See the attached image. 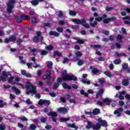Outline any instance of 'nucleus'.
<instances>
[{
    "mask_svg": "<svg viewBox=\"0 0 130 130\" xmlns=\"http://www.w3.org/2000/svg\"><path fill=\"white\" fill-rule=\"evenodd\" d=\"M26 85H25V88L28 90L26 92L27 95H29V94H32V95H36V97H37V99H40L41 98V94L40 93H37V89H36V86L34 85L31 84L28 81L26 82Z\"/></svg>",
    "mask_w": 130,
    "mask_h": 130,
    "instance_id": "1",
    "label": "nucleus"
},
{
    "mask_svg": "<svg viewBox=\"0 0 130 130\" xmlns=\"http://www.w3.org/2000/svg\"><path fill=\"white\" fill-rule=\"evenodd\" d=\"M62 75L63 76L62 79L60 77H58L57 79V83H62V81H68V82L74 81V82H76L78 81V77L77 76L73 75H69L67 73L63 72Z\"/></svg>",
    "mask_w": 130,
    "mask_h": 130,
    "instance_id": "2",
    "label": "nucleus"
},
{
    "mask_svg": "<svg viewBox=\"0 0 130 130\" xmlns=\"http://www.w3.org/2000/svg\"><path fill=\"white\" fill-rule=\"evenodd\" d=\"M86 128L87 129H90V128H92V129L99 130L101 128V124L98 123L96 125H94L93 122L91 121L87 122V125L86 126Z\"/></svg>",
    "mask_w": 130,
    "mask_h": 130,
    "instance_id": "3",
    "label": "nucleus"
},
{
    "mask_svg": "<svg viewBox=\"0 0 130 130\" xmlns=\"http://www.w3.org/2000/svg\"><path fill=\"white\" fill-rule=\"evenodd\" d=\"M3 76H0V82L2 81L3 82H7V78L9 77V76H11V74L10 73H7L6 71H3L2 72Z\"/></svg>",
    "mask_w": 130,
    "mask_h": 130,
    "instance_id": "4",
    "label": "nucleus"
},
{
    "mask_svg": "<svg viewBox=\"0 0 130 130\" xmlns=\"http://www.w3.org/2000/svg\"><path fill=\"white\" fill-rule=\"evenodd\" d=\"M47 114L48 116H52V121L56 122V119H55V117H57V113L56 112L50 111Z\"/></svg>",
    "mask_w": 130,
    "mask_h": 130,
    "instance_id": "5",
    "label": "nucleus"
},
{
    "mask_svg": "<svg viewBox=\"0 0 130 130\" xmlns=\"http://www.w3.org/2000/svg\"><path fill=\"white\" fill-rule=\"evenodd\" d=\"M38 104L39 105H45L46 106H49V105H50V101L41 99L38 102Z\"/></svg>",
    "mask_w": 130,
    "mask_h": 130,
    "instance_id": "6",
    "label": "nucleus"
},
{
    "mask_svg": "<svg viewBox=\"0 0 130 130\" xmlns=\"http://www.w3.org/2000/svg\"><path fill=\"white\" fill-rule=\"evenodd\" d=\"M103 18H107V15L104 14L102 17H99L98 18H95V21H93V24L94 25H98V22H101L102 20H103Z\"/></svg>",
    "mask_w": 130,
    "mask_h": 130,
    "instance_id": "7",
    "label": "nucleus"
},
{
    "mask_svg": "<svg viewBox=\"0 0 130 130\" xmlns=\"http://www.w3.org/2000/svg\"><path fill=\"white\" fill-rule=\"evenodd\" d=\"M73 22L74 23H75L76 24H84V23H86V20L85 19H72Z\"/></svg>",
    "mask_w": 130,
    "mask_h": 130,
    "instance_id": "8",
    "label": "nucleus"
},
{
    "mask_svg": "<svg viewBox=\"0 0 130 130\" xmlns=\"http://www.w3.org/2000/svg\"><path fill=\"white\" fill-rule=\"evenodd\" d=\"M7 11L8 13H9V14H12L13 13V11H12V10H14L15 9V6L14 5L12 4H7Z\"/></svg>",
    "mask_w": 130,
    "mask_h": 130,
    "instance_id": "9",
    "label": "nucleus"
},
{
    "mask_svg": "<svg viewBox=\"0 0 130 130\" xmlns=\"http://www.w3.org/2000/svg\"><path fill=\"white\" fill-rule=\"evenodd\" d=\"M122 85L124 87H127L129 85V77H127L126 79H123Z\"/></svg>",
    "mask_w": 130,
    "mask_h": 130,
    "instance_id": "10",
    "label": "nucleus"
},
{
    "mask_svg": "<svg viewBox=\"0 0 130 130\" xmlns=\"http://www.w3.org/2000/svg\"><path fill=\"white\" fill-rule=\"evenodd\" d=\"M58 112L62 114H66L68 113V109L64 107H60L58 109Z\"/></svg>",
    "mask_w": 130,
    "mask_h": 130,
    "instance_id": "11",
    "label": "nucleus"
},
{
    "mask_svg": "<svg viewBox=\"0 0 130 130\" xmlns=\"http://www.w3.org/2000/svg\"><path fill=\"white\" fill-rule=\"evenodd\" d=\"M120 112H123V109L122 108L115 110L114 114H117V116L120 117V116H121V113Z\"/></svg>",
    "mask_w": 130,
    "mask_h": 130,
    "instance_id": "12",
    "label": "nucleus"
},
{
    "mask_svg": "<svg viewBox=\"0 0 130 130\" xmlns=\"http://www.w3.org/2000/svg\"><path fill=\"white\" fill-rule=\"evenodd\" d=\"M49 34V35H50V36H53L55 37H58V36H59L60 35V34L59 32H57V31L52 30L50 31Z\"/></svg>",
    "mask_w": 130,
    "mask_h": 130,
    "instance_id": "13",
    "label": "nucleus"
},
{
    "mask_svg": "<svg viewBox=\"0 0 130 130\" xmlns=\"http://www.w3.org/2000/svg\"><path fill=\"white\" fill-rule=\"evenodd\" d=\"M98 121H99V122L101 123V125H102V126H105L107 125V121H106V120H102L101 119H99Z\"/></svg>",
    "mask_w": 130,
    "mask_h": 130,
    "instance_id": "14",
    "label": "nucleus"
},
{
    "mask_svg": "<svg viewBox=\"0 0 130 130\" xmlns=\"http://www.w3.org/2000/svg\"><path fill=\"white\" fill-rule=\"evenodd\" d=\"M112 102V101H111V100H110V99H108L107 98L104 99L103 101V102L104 103H106V104H107L108 106L110 105V103H111Z\"/></svg>",
    "mask_w": 130,
    "mask_h": 130,
    "instance_id": "15",
    "label": "nucleus"
},
{
    "mask_svg": "<svg viewBox=\"0 0 130 130\" xmlns=\"http://www.w3.org/2000/svg\"><path fill=\"white\" fill-rule=\"evenodd\" d=\"M62 86L63 88V89H67V90H72V87H71L70 86H69V85H68L67 83L63 82L62 84Z\"/></svg>",
    "mask_w": 130,
    "mask_h": 130,
    "instance_id": "16",
    "label": "nucleus"
},
{
    "mask_svg": "<svg viewBox=\"0 0 130 130\" xmlns=\"http://www.w3.org/2000/svg\"><path fill=\"white\" fill-rule=\"evenodd\" d=\"M20 16L22 21L25 20L29 21L30 20V17L27 15H21Z\"/></svg>",
    "mask_w": 130,
    "mask_h": 130,
    "instance_id": "17",
    "label": "nucleus"
},
{
    "mask_svg": "<svg viewBox=\"0 0 130 130\" xmlns=\"http://www.w3.org/2000/svg\"><path fill=\"white\" fill-rule=\"evenodd\" d=\"M100 113V109L95 108L92 111V114L93 115H98Z\"/></svg>",
    "mask_w": 130,
    "mask_h": 130,
    "instance_id": "18",
    "label": "nucleus"
},
{
    "mask_svg": "<svg viewBox=\"0 0 130 130\" xmlns=\"http://www.w3.org/2000/svg\"><path fill=\"white\" fill-rule=\"evenodd\" d=\"M53 55L54 56H58L59 57H60L62 56V54L58 51H55L53 52Z\"/></svg>",
    "mask_w": 130,
    "mask_h": 130,
    "instance_id": "19",
    "label": "nucleus"
},
{
    "mask_svg": "<svg viewBox=\"0 0 130 130\" xmlns=\"http://www.w3.org/2000/svg\"><path fill=\"white\" fill-rule=\"evenodd\" d=\"M9 39L10 40V42H15L16 40H17V37H16V36L11 35L9 37Z\"/></svg>",
    "mask_w": 130,
    "mask_h": 130,
    "instance_id": "20",
    "label": "nucleus"
},
{
    "mask_svg": "<svg viewBox=\"0 0 130 130\" xmlns=\"http://www.w3.org/2000/svg\"><path fill=\"white\" fill-rule=\"evenodd\" d=\"M115 54L116 56H117V57H120V56H126V54L124 53H119L118 52H115Z\"/></svg>",
    "mask_w": 130,
    "mask_h": 130,
    "instance_id": "21",
    "label": "nucleus"
},
{
    "mask_svg": "<svg viewBox=\"0 0 130 130\" xmlns=\"http://www.w3.org/2000/svg\"><path fill=\"white\" fill-rule=\"evenodd\" d=\"M15 19L17 23H22V22H23V20H22V17H21V15L20 16H15Z\"/></svg>",
    "mask_w": 130,
    "mask_h": 130,
    "instance_id": "22",
    "label": "nucleus"
},
{
    "mask_svg": "<svg viewBox=\"0 0 130 130\" xmlns=\"http://www.w3.org/2000/svg\"><path fill=\"white\" fill-rule=\"evenodd\" d=\"M68 127H71V128H75V129H79V126L75 125V124H69L67 125Z\"/></svg>",
    "mask_w": 130,
    "mask_h": 130,
    "instance_id": "23",
    "label": "nucleus"
},
{
    "mask_svg": "<svg viewBox=\"0 0 130 130\" xmlns=\"http://www.w3.org/2000/svg\"><path fill=\"white\" fill-rule=\"evenodd\" d=\"M7 103H4V101L0 100V108H4V107H5V106H7Z\"/></svg>",
    "mask_w": 130,
    "mask_h": 130,
    "instance_id": "24",
    "label": "nucleus"
},
{
    "mask_svg": "<svg viewBox=\"0 0 130 130\" xmlns=\"http://www.w3.org/2000/svg\"><path fill=\"white\" fill-rule=\"evenodd\" d=\"M114 64H120L121 63V59L120 58L116 59L113 61Z\"/></svg>",
    "mask_w": 130,
    "mask_h": 130,
    "instance_id": "25",
    "label": "nucleus"
},
{
    "mask_svg": "<svg viewBox=\"0 0 130 130\" xmlns=\"http://www.w3.org/2000/svg\"><path fill=\"white\" fill-rule=\"evenodd\" d=\"M30 3L32 6H37L39 4V0H32L30 2Z\"/></svg>",
    "mask_w": 130,
    "mask_h": 130,
    "instance_id": "26",
    "label": "nucleus"
},
{
    "mask_svg": "<svg viewBox=\"0 0 130 130\" xmlns=\"http://www.w3.org/2000/svg\"><path fill=\"white\" fill-rule=\"evenodd\" d=\"M74 39L75 40H77V43H78L79 44H84L85 42L84 40H81V39H78V38H74Z\"/></svg>",
    "mask_w": 130,
    "mask_h": 130,
    "instance_id": "27",
    "label": "nucleus"
},
{
    "mask_svg": "<svg viewBox=\"0 0 130 130\" xmlns=\"http://www.w3.org/2000/svg\"><path fill=\"white\" fill-rule=\"evenodd\" d=\"M75 54L76 57H80L81 56H83V53H81V52L78 51L75 52Z\"/></svg>",
    "mask_w": 130,
    "mask_h": 130,
    "instance_id": "28",
    "label": "nucleus"
},
{
    "mask_svg": "<svg viewBox=\"0 0 130 130\" xmlns=\"http://www.w3.org/2000/svg\"><path fill=\"white\" fill-rule=\"evenodd\" d=\"M12 88L16 91V94L21 93V91L20 90V89L16 88V86H12Z\"/></svg>",
    "mask_w": 130,
    "mask_h": 130,
    "instance_id": "29",
    "label": "nucleus"
},
{
    "mask_svg": "<svg viewBox=\"0 0 130 130\" xmlns=\"http://www.w3.org/2000/svg\"><path fill=\"white\" fill-rule=\"evenodd\" d=\"M81 82L83 83V84H86V85H90V84H91L90 80L86 81V79L81 80Z\"/></svg>",
    "mask_w": 130,
    "mask_h": 130,
    "instance_id": "30",
    "label": "nucleus"
},
{
    "mask_svg": "<svg viewBox=\"0 0 130 130\" xmlns=\"http://www.w3.org/2000/svg\"><path fill=\"white\" fill-rule=\"evenodd\" d=\"M60 120L61 122H66V121L70 120V118H61Z\"/></svg>",
    "mask_w": 130,
    "mask_h": 130,
    "instance_id": "31",
    "label": "nucleus"
},
{
    "mask_svg": "<svg viewBox=\"0 0 130 130\" xmlns=\"http://www.w3.org/2000/svg\"><path fill=\"white\" fill-rule=\"evenodd\" d=\"M45 49L47 50H49L50 51L52 50V49H53V46H52V45L46 46L45 47Z\"/></svg>",
    "mask_w": 130,
    "mask_h": 130,
    "instance_id": "32",
    "label": "nucleus"
},
{
    "mask_svg": "<svg viewBox=\"0 0 130 130\" xmlns=\"http://www.w3.org/2000/svg\"><path fill=\"white\" fill-rule=\"evenodd\" d=\"M59 87V84H58L57 82H55L53 86V89H54V90H56V89H57V88Z\"/></svg>",
    "mask_w": 130,
    "mask_h": 130,
    "instance_id": "33",
    "label": "nucleus"
},
{
    "mask_svg": "<svg viewBox=\"0 0 130 130\" xmlns=\"http://www.w3.org/2000/svg\"><path fill=\"white\" fill-rule=\"evenodd\" d=\"M92 73H93V75H96V74L99 73V70L97 68H93L92 70Z\"/></svg>",
    "mask_w": 130,
    "mask_h": 130,
    "instance_id": "34",
    "label": "nucleus"
},
{
    "mask_svg": "<svg viewBox=\"0 0 130 130\" xmlns=\"http://www.w3.org/2000/svg\"><path fill=\"white\" fill-rule=\"evenodd\" d=\"M103 23H104V24H108V23L110 22L109 21V18H103Z\"/></svg>",
    "mask_w": 130,
    "mask_h": 130,
    "instance_id": "35",
    "label": "nucleus"
},
{
    "mask_svg": "<svg viewBox=\"0 0 130 130\" xmlns=\"http://www.w3.org/2000/svg\"><path fill=\"white\" fill-rule=\"evenodd\" d=\"M32 40L35 41V42H39L40 39H39V37L38 36H35L34 37Z\"/></svg>",
    "mask_w": 130,
    "mask_h": 130,
    "instance_id": "36",
    "label": "nucleus"
},
{
    "mask_svg": "<svg viewBox=\"0 0 130 130\" xmlns=\"http://www.w3.org/2000/svg\"><path fill=\"white\" fill-rule=\"evenodd\" d=\"M36 125H35L34 124H31L29 126V129L30 130H35L36 129Z\"/></svg>",
    "mask_w": 130,
    "mask_h": 130,
    "instance_id": "37",
    "label": "nucleus"
},
{
    "mask_svg": "<svg viewBox=\"0 0 130 130\" xmlns=\"http://www.w3.org/2000/svg\"><path fill=\"white\" fill-rule=\"evenodd\" d=\"M69 15L70 16H76L77 15V12L70 10L69 11Z\"/></svg>",
    "mask_w": 130,
    "mask_h": 130,
    "instance_id": "38",
    "label": "nucleus"
},
{
    "mask_svg": "<svg viewBox=\"0 0 130 130\" xmlns=\"http://www.w3.org/2000/svg\"><path fill=\"white\" fill-rule=\"evenodd\" d=\"M56 30L57 32H59V33H62V32H63V28L61 27H57Z\"/></svg>",
    "mask_w": 130,
    "mask_h": 130,
    "instance_id": "39",
    "label": "nucleus"
},
{
    "mask_svg": "<svg viewBox=\"0 0 130 130\" xmlns=\"http://www.w3.org/2000/svg\"><path fill=\"white\" fill-rule=\"evenodd\" d=\"M109 20L110 22H115L117 20V18L115 17V16H113L111 18H109Z\"/></svg>",
    "mask_w": 130,
    "mask_h": 130,
    "instance_id": "40",
    "label": "nucleus"
},
{
    "mask_svg": "<svg viewBox=\"0 0 130 130\" xmlns=\"http://www.w3.org/2000/svg\"><path fill=\"white\" fill-rule=\"evenodd\" d=\"M91 47H92V48H94V49H100L101 48V45H93V46H91Z\"/></svg>",
    "mask_w": 130,
    "mask_h": 130,
    "instance_id": "41",
    "label": "nucleus"
},
{
    "mask_svg": "<svg viewBox=\"0 0 130 130\" xmlns=\"http://www.w3.org/2000/svg\"><path fill=\"white\" fill-rule=\"evenodd\" d=\"M104 93V90L103 89H100L99 91L98 92V93L100 96H102V94Z\"/></svg>",
    "mask_w": 130,
    "mask_h": 130,
    "instance_id": "42",
    "label": "nucleus"
},
{
    "mask_svg": "<svg viewBox=\"0 0 130 130\" xmlns=\"http://www.w3.org/2000/svg\"><path fill=\"white\" fill-rule=\"evenodd\" d=\"M52 66H53V63H52L51 61H49L47 65V67L49 69H51V68H52Z\"/></svg>",
    "mask_w": 130,
    "mask_h": 130,
    "instance_id": "43",
    "label": "nucleus"
},
{
    "mask_svg": "<svg viewBox=\"0 0 130 130\" xmlns=\"http://www.w3.org/2000/svg\"><path fill=\"white\" fill-rule=\"evenodd\" d=\"M58 18H62L63 17V13H62V11H59L58 14Z\"/></svg>",
    "mask_w": 130,
    "mask_h": 130,
    "instance_id": "44",
    "label": "nucleus"
},
{
    "mask_svg": "<svg viewBox=\"0 0 130 130\" xmlns=\"http://www.w3.org/2000/svg\"><path fill=\"white\" fill-rule=\"evenodd\" d=\"M44 26L45 27H48L49 28H50L52 26V24L51 23H45L44 24Z\"/></svg>",
    "mask_w": 130,
    "mask_h": 130,
    "instance_id": "45",
    "label": "nucleus"
},
{
    "mask_svg": "<svg viewBox=\"0 0 130 130\" xmlns=\"http://www.w3.org/2000/svg\"><path fill=\"white\" fill-rule=\"evenodd\" d=\"M60 101L62 103H67V100L63 97H60L59 98Z\"/></svg>",
    "mask_w": 130,
    "mask_h": 130,
    "instance_id": "46",
    "label": "nucleus"
},
{
    "mask_svg": "<svg viewBox=\"0 0 130 130\" xmlns=\"http://www.w3.org/2000/svg\"><path fill=\"white\" fill-rule=\"evenodd\" d=\"M31 21L32 24H35V23L37 22V19L36 18V17H32L31 18Z\"/></svg>",
    "mask_w": 130,
    "mask_h": 130,
    "instance_id": "47",
    "label": "nucleus"
},
{
    "mask_svg": "<svg viewBox=\"0 0 130 130\" xmlns=\"http://www.w3.org/2000/svg\"><path fill=\"white\" fill-rule=\"evenodd\" d=\"M40 120L42 123H45L47 121V118L43 117V118L40 119Z\"/></svg>",
    "mask_w": 130,
    "mask_h": 130,
    "instance_id": "48",
    "label": "nucleus"
},
{
    "mask_svg": "<svg viewBox=\"0 0 130 130\" xmlns=\"http://www.w3.org/2000/svg\"><path fill=\"white\" fill-rule=\"evenodd\" d=\"M122 68L123 70H125L126 69H127V68H128V64L127 63H125L123 64L122 66Z\"/></svg>",
    "mask_w": 130,
    "mask_h": 130,
    "instance_id": "49",
    "label": "nucleus"
},
{
    "mask_svg": "<svg viewBox=\"0 0 130 130\" xmlns=\"http://www.w3.org/2000/svg\"><path fill=\"white\" fill-rule=\"evenodd\" d=\"M77 63L79 67H81V66H83V64H84V61L83 60H79Z\"/></svg>",
    "mask_w": 130,
    "mask_h": 130,
    "instance_id": "50",
    "label": "nucleus"
},
{
    "mask_svg": "<svg viewBox=\"0 0 130 130\" xmlns=\"http://www.w3.org/2000/svg\"><path fill=\"white\" fill-rule=\"evenodd\" d=\"M104 74L109 78H111V73H110V72H107L106 71L104 73Z\"/></svg>",
    "mask_w": 130,
    "mask_h": 130,
    "instance_id": "51",
    "label": "nucleus"
},
{
    "mask_svg": "<svg viewBox=\"0 0 130 130\" xmlns=\"http://www.w3.org/2000/svg\"><path fill=\"white\" fill-rule=\"evenodd\" d=\"M83 27H84V28H90V25H89V23H82Z\"/></svg>",
    "mask_w": 130,
    "mask_h": 130,
    "instance_id": "52",
    "label": "nucleus"
},
{
    "mask_svg": "<svg viewBox=\"0 0 130 130\" xmlns=\"http://www.w3.org/2000/svg\"><path fill=\"white\" fill-rule=\"evenodd\" d=\"M123 39V37H122V36L120 35H118L117 37V40H119V41H121Z\"/></svg>",
    "mask_w": 130,
    "mask_h": 130,
    "instance_id": "53",
    "label": "nucleus"
},
{
    "mask_svg": "<svg viewBox=\"0 0 130 130\" xmlns=\"http://www.w3.org/2000/svg\"><path fill=\"white\" fill-rule=\"evenodd\" d=\"M71 28L73 30H76V29H79L80 28V26H79V25H72Z\"/></svg>",
    "mask_w": 130,
    "mask_h": 130,
    "instance_id": "54",
    "label": "nucleus"
},
{
    "mask_svg": "<svg viewBox=\"0 0 130 130\" xmlns=\"http://www.w3.org/2000/svg\"><path fill=\"white\" fill-rule=\"evenodd\" d=\"M16 1L17 0H9L8 4L9 5H14V4L16 3Z\"/></svg>",
    "mask_w": 130,
    "mask_h": 130,
    "instance_id": "55",
    "label": "nucleus"
},
{
    "mask_svg": "<svg viewBox=\"0 0 130 130\" xmlns=\"http://www.w3.org/2000/svg\"><path fill=\"white\" fill-rule=\"evenodd\" d=\"M14 79H15V77H10V78L8 80V83L12 84L14 81Z\"/></svg>",
    "mask_w": 130,
    "mask_h": 130,
    "instance_id": "56",
    "label": "nucleus"
},
{
    "mask_svg": "<svg viewBox=\"0 0 130 130\" xmlns=\"http://www.w3.org/2000/svg\"><path fill=\"white\" fill-rule=\"evenodd\" d=\"M25 102L27 105H31L32 104V102H31L29 99H27Z\"/></svg>",
    "mask_w": 130,
    "mask_h": 130,
    "instance_id": "57",
    "label": "nucleus"
},
{
    "mask_svg": "<svg viewBox=\"0 0 130 130\" xmlns=\"http://www.w3.org/2000/svg\"><path fill=\"white\" fill-rule=\"evenodd\" d=\"M47 53H48V52L43 50H42L41 52V54H42V55H46Z\"/></svg>",
    "mask_w": 130,
    "mask_h": 130,
    "instance_id": "58",
    "label": "nucleus"
},
{
    "mask_svg": "<svg viewBox=\"0 0 130 130\" xmlns=\"http://www.w3.org/2000/svg\"><path fill=\"white\" fill-rule=\"evenodd\" d=\"M125 98L127 101H130V94H126L125 95Z\"/></svg>",
    "mask_w": 130,
    "mask_h": 130,
    "instance_id": "59",
    "label": "nucleus"
},
{
    "mask_svg": "<svg viewBox=\"0 0 130 130\" xmlns=\"http://www.w3.org/2000/svg\"><path fill=\"white\" fill-rule=\"evenodd\" d=\"M72 88H73V89H78L79 88V86H78V85H77L76 84H72Z\"/></svg>",
    "mask_w": 130,
    "mask_h": 130,
    "instance_id": "60",
    "label": "nucleus"
},
{
    "mask_svg": "<svg viewBox=\"0 0 130 130\" xmlns=\"http://www.w3.org/2000/svg\"><path fill=\"white\" fill-rule=\"evenodd\" d=\"M93 5H94V6H96L97 7H98V6L100 5V2L98 1L95 0L93 3Z\"/></svg>",
    "mask_w": 130,
    "mask_h": 130,
    "instance_id": "61",
    "label": "nucleus"
},
{
    "mask_svg": "<svg viewBox=\"0 0 130 130\" xmlns=\"http://www.w3.org/2000/svg\"><path fill=\"white\" fill-rule=\"evenodd\" d=\"M41 75H42V71L41 70H38V72L37 73V76L38 77H41Z\"/></svg>",
    "mask_w": 130,
    "mask_h": 130,
    "instance_id": "62",
    "label": "nucleus"
},
{
    "mask_svg": "<svg viewBox=\"0 0 130 130\" xmlns=\"http://www.w3.org/2000/svg\"><path fill=\"white\" fill-rule=\"evenodd\" d=\"M70 61V60L67 57L64 58V59L63 60V63H66V62H69Z\"/></svg>",
    "mask_w": 130,
    "mask_h": 130,
    "instance_id": "63",
    "label": "nucleus"
},
{
    "mask_svg": "<svg viewBox=\"0 0 130 130\" xmlns=\"http://www.w3.org/2000/svg\"><path fill=\"white\" fill-rule=\"evenodd\" d=\"M6 129V126L5 125H0V130H5Z\"/></svg>",
    "mask_w": 130,
    "mask_h": 130,
    "instance_id": "64",
    "label": "nucleus"
}]
</instances>
